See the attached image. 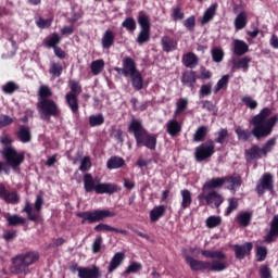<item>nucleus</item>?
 <instances>
[{"label": "nucleus", "instance_id": "nucleus-55", "mask_svg": "<svg viewBox=\"0 0 278 278\" xmlns=\"http://www.w3.org/2000/svg\"><path fill=\"white\" fill-rule=\"evenodd\" d=\"M68 87L74 92V96L78 100V96H80V93H83V87H81L80 83H78L77 80H70Z\"/></svg>", "mask_w": 278, "mask_h": 278}, {"label": "nucleus", "instance_id": "nucleus-54", "mask_svg": "<svg viewBox=\"0 0 278 278\" xmlns=\"http://www.w3.org/2000/svg\"><path fill=\"white\" fill-rule=\"evenodd\" d=\"M238 206H239V203H238L237 198H229L228 199V206H227V210L225 212V215L226 216L231 215V213H233L235 211L238 210Z\"/></svg>", "mask_w": 278, "mask_h": 278}, {"label": "nucleus", "instance_id": "nucleus-44", "mask_svg": "<svg viewBox=\"0 0 278 278\" xmlns=\"http://www.w3.org/2000/svg\"><path fill=\"white\" fill-rule=\"evenodd\" d=\"M189 106V100L187 98H179L176 103L175 115H181L185 111H187Z\"/></svg>", "mask_w": 278, "mask_h": 278}, {"label": "nucleus", "instance_id": "nucleus-11", "mask_svg": "<svg viewBox=\"0 0 278 278\" xmlns=\"http://www.w3.org/2000/svg\"><path fill=\"white\" fill-rule=\"evenodd\" d=\"M215 141L213 139H207L204 143H201L194 150V159L198 163L207 161L215 154Z\"/></svg>", "mask_w": 278, "mask_h": 278}, {"label": "nucleus", "instance_id": "nucleus-42", "mask_svg": "<svg viewBox=\"0 0 278 278\" xmlns=\"http://www.w3.org/2000/svg\"><path fill=\"white\" fill-rule=\"evenodd\" d=\"M104 67H105V62L102 59L98 61H92V63L90 64V68L93 76H99V74L103 72Z\"/></svg>", "mask_w": 278, "mask_h": 278}, {"label": "nucleus", "instance_id": "nucleus-12", "mask_svg": "<svg viewBox=\"0 0 278 278\" xmlns=\"http://www.w3.org/2000/svg\"><path fill=\"white\" fill-rule=\"evenodd\" d=\"M70 270L75 273L78 271L79 278H101L100 267L93 265L92 268L90 267H79L78 263H74L70 266Z\"/></svg>", "mask_w": 278, "mask_h": 278}, {"label": "nucleus", "instance_id": "nucleus-49", "mask_svg": "<svg viewBox=\"0 0 278 278\" xmlns=\"http://www.w3.org/2000/svg\"><path fill=\"white\" fill-rule=\"evenodd\" d=\"M222 222V217L217 215H211L210 217L206 218L205 225L207 228H217V226H220Z\"/></svg>", "mask_w": 278, "mask_h": 278}, {"label": "nucleus", "instance_id": "nucleus-60", "mask_svg": "<svg viewBox=\"0 0 278 278\" xmlns=\"http://www.w3.org/2000/svg\"><path fill=\"white\" fill-rule=\"evenodd\" d=\"M122 26L125 27L128 31H135L137 29V22L134 17H126L122 23Z\"/></svg>", "mask_w": 278, "mask_h": 278}, {"label": "nucleus", "instance_id": "nucleus-41", "mask_svg": "<svg viewBox=\"0 0 278 278\" xmlns=\"http://www.w3.org/2000/svg\"><path fill=\"white\" fill-rule=\"evenodd\" d=\"M208 135L207 126H199L193 135V141L203 142L205 141V137Z\"/></svg>", "mask_w": 278, "mask_h": 278}, {"label": "nucleus", "instance_id": "nucleus-20", "mask_svg": "<svg viewBox=\"0 0 278 278\" xmlns=\"http://www.w3.org/2000/svg\"><path fill=\"white\" fill-rule=\"evenodd\" d=\"M16 138L21 143H30L33 139L31 128L26 125L20 126L16 132Z\"/></svg>", "mask_w": 278, "mask_h": 278}, {"label": "nucleus", "instance_id": "nucleus-15", "mask_svg": "<svg viewBox=\"0 0 278 278\" xmlns=\"http://www.w3.org/2000/svg\"><path fill=\"white\" fill-rule=\"evenodd\" d=\"M0 198L4 200L7 204H18L21 198L16 191H8L5 185L0 182Z\"/></svg>", "mask_w": 278, "mask_h": 278}, {"label": "nucleus", "instance_id": "nucleus-57", "mask_svg": "<svg viewBox=\"0 0 278 278\" xmlns=\"http://www.w3.org/2000/svg\"><path fill=\"white\" fill-rule=\"evenodd\" d=\"M20 87L16 85V83L9 81L2 87L3 93L12 94L15 93V91H18Z\"/></svg>", "mask_w": 278, "mask_h": 278}, {"label": "nucleus", "instance_id": "nucleus-34", "mask_svg": "<svg viewBox=\"0 0 278 278\" xmlns=\"http://www.w3.org/2000/svg\"><path fill=\"white\" fill-rule=\"evenodd\" d=\"M62 39L58 33H53V35L49 39H45L43 46L46 48H52L54 50V54L56 55V46H60Z\"/></svg>", "mask_w": 278, "mask_h": 278}, {"label": "nucleus", "instance_id": "nucleus-33", "mask_svg": "<svg viewBox=\"0 0 278 278\" xmlns=\"http://www.w3.org/2000/svg\"><path fill=\"white\" fill-rule=\"evenodd\" d=\"M125 165V159L122 156H111L106 161V167L108 169H119L121 167H124Z\"/></svg>", "mask_w": 278, "mask_h": 278}, {"label": "nucleus", "instance_id": "nucleus-26", "mask_svg": "<svg viewBox=\"0 0 278 278\" xmlns=\"http://www.w3.org/2000/svg\"><path fill=\"white\" fill-rule=\"evenodd\" d=\"M277 237H278V216H275L270 224V230L265 236V242L273 243L274 241H276Z\"/></svg>", "mask_w": 278, "mask_h": 278}, {"label": "nucleus", "instance_id": "nucleus-1", "mask_svg": "<svg viewBox=\"0 0 278 278\" xmlns=\"http://www.w3.org/2000/svg\"><path fill=\"white\" fill-rule=\"evenodd\" d=\"M273 115L271 109L265 108L254 115L250 121V124L253 126L252 130L243 129L241 126H238L235 129V134L238 137L239 141H251V137H254L257 141L266 139L273 135V130L278 122V115Z\"/></svg>", "mask_w": 278, "mask_h": 278}, {"label": "nucleus", "instance_id": "nucleus-5", "mask_svg": "<svg viewBox=\"0 0 278 278\" xmlns=\"http://www.w3.org/2000/svg\"><path fill=\"white\" fill-rule=\"evenodd\" d=\"M37 261H39L38 252H25L23 254H17L12 258L11 271L12 274H24V271H26V269Z\"/></svg>", "mask_w": 278, "mask_h": 278}, {"label": "nucleus", "instance_id": "nucleus-6", "mask_svg": "<svg viewBox=\"0 0 278 278\" xmlns=\"http://www.w3.org/2000/svg\"><path fill=\"white\" fill-rule=\"evenodd\" d=\"M37 109L38 114L43 122H50L51 117L58 118L62 115L59 104L52 100V98H48L47 100H38Z\"/></svg>", "mask_w": 278, "mask_h": 278}, {"label": "nucleus", "instance_id": "nucleus-63", "mask_svg": "<svg viewBox=\"0 0 278 278\" xmlns=\"http://www.w3.org/2000/svg\"><path fill=\"white\" fill-rule=\"evenodd\" d=\"M184 25L187 29H189V31H194L197 25V17H194V15H190V17H187V20H185Z\"/></svg>", "mask_w": 278, "mask_h": 278}, {"label": "nucleus", "instance_id": "nucleus-58", "mask_svg": "<svg viewBox=\"0 0 278 278\" xmlns=\"http://www.w3.org/2000/svg\"><path fill=\"white\" fill-rule=\"evenodd\" d=\"M242 103L248 106V109H250L251 111H255V109H257L258 106V102H256V100H253V98H251V96H244L242 98Z\"/></svg>", "mask_w": 278, "mask_h": 278}, {"label": "nucleus", "instance_id": "nucleus-21", "mask_svg": "<svg viewBox=\"0 0 278 278\" xmlns=\"http://www.w3.org/2000/svg\"><path fill=\"white\" fill-rule=\"evenodd\" d=\"M125 258H126L125 252H116L113 255V258H111V263H109V267H108L109 274H113L115 269H118V267L123 265Z\"/></svg>", "mask_w": 278, "mask_h": 278}, {"label": "nucleus", "instance_id": "nucleus-2", "mask_svg": "<svg viewBox=\"0 0 278 278\" xmlns=\"http://www.w3.org/2000/svg\"><path fill=\"white\" fill-rule=\"evenodd\" d=\"M202 256L205 258H213L214 261H199L193 256H186V263L189 265L192 271H224L227 269V263H222L223 260L227 258V254L220 250H202Z\"/></svg>", "mask_w": 278, "mask_h": 278}, {"label": "nucleus", "instance_id": "nucleus-53", "mask_svg": "<svg viewBox=\"0 0 278 278\" xmlns=\"http://www.w3.org/2000/svg\"><path fill=\"white\" fill-rule=\"evenodd\" d=\"M105 119L102 113H99V115H90L89 117V125L94 128L96 126H102L104 124Z\"/></svg>", "mask_w": 278, "mask_h": 278}, {"label": "nucleus", "instance_id": "nucleus-4", "mask_svg": "<svg viewBox=\"0 0 278 278\" xmlns=\"http://www.w3.org/2000/svg\"><path fill=\"white\" fill-rule=\"evenodd\" d=\"M84 189L86 193H92L94 191L98 195H103L104 193L113 195V193L122 191V187L115 182H99L96 185L92 174L89 173L84 174Z\"/></svg>", "mask_w": 278, "mask_h": 278}, {"label": "nucleus", "instance_id": "nucleus-45", "mask_svg": "<svg viewBox=\"0 0 278 278\" xmlns=\"http://www.w3.org/2000/svg\"><path fill=\"white\" fill-rule=\"evenodd\" d=\"M38 96L39 100H48V98H52L53 91L48 85H41V87H39Z\"/></svg>", "mask_w": 278, "mask_h": 278}, {"label": "nucleus", "instance_id": "nucleus-24", "mask_svg": "<svg viewBox=\"0 0 278 278\" xmlns=\"http://www.w3.org/2000/svg\"><path fill=\"white\" fill-rule=\"evenodd\" d=\"M225 185V176L222 178H211L210 180H206L202 187V191H208L211 189L215 190L216 189H222Z\"/></svg>", "mask_w": 278, "mask_h": 278}, {"label": "nucleus", "instance_id": "nucleus-22", "mask_svg": "<svg viewBox=\"0 0 278 278\" xmlns=\"http://www.w3.org/2000/svg\"><path fill=\"white\" fill-rule=\"evenodd\" d=\"M228 184L227 189L229 191H236L242 187V176L240 174H233L232 176H225V184Z\"/></svg>", "mask_w": 278, "mask_h": 278}, {"label": "nucleus", "instance_id": "nucleus-52", "mask_svg": "<svg viewBox=\"0 0 278 278\" xmlns=\"http://www.w3.org/2000/svg\"><path fill=\"white\" fill-rule=\"evenodd\" d=\"M185 16V11H182L181 7H173L170 12L173 21H184Z\"/></svg>", "mask_w": 278, "mask_h": 278}, {"label": "nucleus", "instance_id": "nucleus-48", "mask_svg": "<svg viewBox=\"0 0 278 278\" xmlns=\"http://www.w3.org/2000/svg\"><path fill=\"white\" fill-rule=\"evenodd\" d=\"M228 137H229V130H227V128H220V130H218L217 132L216 139H214V146L215 143H219L220 146H224Z\"/></svg>", "mask_w": 278, "mask_h": 278}, {"label": "nucleus", "instance_id": "nucleus-14", "mask_svg": "<svg viewBox=\"0 0 278 278\" xmlns=\"http://www.w3.org/2000/svg\"><path fill=\"white\" fill-rule=\"evenodd\" d=\"M275 189L274 176L270 173L263 174L256 185V192L258 195H264L266 191H273Z\"/></svg>", "mask_w": 278, "mask_h": 278}, {"label": "nucleus", "instance_id": "nucleus-38", "mask_svg": "<svg viewBox=\"0 0 278 278\" xmlns=\"http://www.w3.org/2000/svg\"><path fill=\"white\" fill-rule=\"evenodd\" d=\"M245 156L250 159V161L262 159V148H260V146H252V148L245 150Z\"/></svg>", "mask_w": 278, "mask_h": 278}, {"label": "nucleus", "instance_id": "nucleus-18", "mask_svg": "<svg viewBox=\"0 0 278 278\" xmlns=\"http://www.w3.org/2000/svg\"><path fill=\"white\" fill-rule=\"evenodd\" d=\"M131 85H132V89H135V91H141L144 87V78H143L141 72H139L136 61L134 62L132 84Z\"/></svg>", "mask_w": 278, "mask_h": 278}, {"label": "nucleus", "instance_id": "nucleus-23", "mask_svg": "<svg viewBox=\"0 0 278 278\" xmlns=\"http://www.w3.org/2000/svg\"><path fill=\"white\" fill-rule=\"evenodd\" d=\"M66 104L70 106L72 113L74 115H78L79 113V100H77L74 91H68L65 96Z\"/></svg>", "mask_w": 278, "mask_h": 278}, {"label": "nucleus", "instance_id": "nucleus-30", "mask_svg": "<svg viewBox=\"0 0 278 278\" xmlns=\"http://www.w3.org/2000/svg\"><path fill=\"white\" fill-rule=\"evenodd\" d=\"M182 63L185 67H188L190 71H193L197 65H199V59L193 52H188L186 56L182 58Z\"/></svg>", "mask_w": 278, "mask_h": 278}, {"label": "nucleus", "instance_id": "nucleus-36", "mask_svg": "<svg viewBox=\"0 0 278 278\" xmlns=\"http://www.w3.org/2000/svg\"><path fill=\"white\" fill-rule=\"evenodd\" d=\"M3 217L7 219L9 226H20L26 224L25 217L20 215H10V213H3Z\"/></svg>", "mask_w": 278, "mask_h": 278}, {"label": "nucleus", "instance_id": "nucleus-31", "mask_svg": "<svg viewBox=\"0 0 278 278\" xmlns=\"http://www.w3.org/2000/svg\"><path fill=\"white\" fill-rule=\"evenodd\" d=\"M249 52V46L245 41H241L240 39H236L233 42V53L237 56H244Z\"/></svg>", "mask_w": 278, "mask_h": 278}, {"label": "nucleus", "instance_id": "nucleus-16", "mask_svg": "<svg viewBox=\"0 0 278 278\" xmlns=\"http://www.w3.org/2000/svg\"><path fill=\"white\" fill-rule=\"evenodd\" d=\"M252 250H253L252 242H245V243H242V245H240L239 243H236L233 245L235 256L239 261H243L247 256H249V254H251Z\"/></svg>", "mask_w": 278, "mask_h": 278}, {"label": "nucleus", "instance_id": "nucleus-27", "mask_svg": "<svg viewBox=\"0 0 278 278\" xmlns=\"http://www.w3.org/2000/svg\"><path fill=\"white\" fill-rule=\"evenodd\" d=\"M167 211V206L165 204H160L159 206H154L152 211H150V222H159L161 217H164Z\"/></svg>", "mask_w": 278, "mask_h": 278}, {"label": "nucleus", "instance_id": "nucleus-43", "mask_svg": "<svg viewBox=\"0 0 278 278\" xmlns=\"http://www.w3.org/2000/svg\"><path fill=\"white\" fill-rule=\"evenodd\" d=\"M275 146H277V139L275 137L268 139V141L264 143L263 148H261V154L268 156V153L273 152V148H275Z\"/></svg>", "mask_w": 278, "mask_h": 278}, {"label": "nucleus", "instance_id": "nucleus-29", "mask_svg": "<svg viewBox=\"0 0 278 278\" xmlns=\"http://www.w3.org/2000/svg\"><path fill=\"white\" fill-rule=\"evenodd\" d=\"M249 23V15L247 11H240L235 18L233 25L236 29H244Z\"/></svg>", "mask_w": 278, "mask_h": 278}, {"label": "nucleus", "instance_id": "nucleus-7", "mask_svg": "<svg viewBox=\"0 0 278 278\" xmlns=\"http://www.w3.org/2000/svg\"><path fill=\"white\" fill-rule=\"evenodd\" d=\"M77 217H80L81 224H97L98 222H103L108 217H115L116 212L110 211L109 208H97L94 211H83L76 214Z\"/></svg>", "mask_w": 278, "mask_h": 278}, {"label": "nucleus", "instance_id": "nucleus-50", "mask_svg": "<svg viewBox=\"0 0 278 278\" xmlns=\"http://www.w3.org/2000/svg\"><path fill=\"white\" fill-rule=\"evenodd\" d=\"M229 83H230V76L229 74H226L218 80L217 85L214 88V93H219V91H222V89H225V87H227Z\"/></svg>", "mask_w": 278, "mask_h": 278}, {"label": "nucleus", "instance_id": "nucleus-10", "mask_svg": "<svg viewBox=\"0 0 278 278\" xmlns=\"http://www.w3.org/2000/svg\"><path fill=\"white\" fill-rule=\"evenodd\" d=\"M138 23L140 25V31L137 35V43L139 46H143L144 43H149L151 41V20L149 15H139Z\"/></svg>", "mask_w": 278, "mask_h": 278}, {"label": "nucleus", "instance_id": "nucleus-47", "mask_svg": "<svg viewBox=\"0 0 278 278\" xmlns=\"http://www.w3.org/2000/svg\"><path fill=\"white\" fill-rule=\"evenodd\" d=\"M142 268H143L142 263L132 261V263H130L128 267H126L124 275L129 276V274H137L138 271H141Z\"/></svg>", "mask_w": 278, "mask_h": 278}, {"label": "nucleus", "instance_id": "nucleus-62", "mask_svg": "<svg viewBox=\"0 0 278 278\" xmlns=\"http://www.w3.org/2000/svg\"><path fill=\"white\" fill-rule=\"evenodd\" d=\"M24 212L27 214V217L30 222H38L39 215L33 213V206L29 204V202L25 204Z\"/></svg>", "mask_w": 278, "mask_h": 278}, {"label": "nucleus", "instance_id": "nucleus-25", "mask_svg": "<svg viewBox=\"0 0 278 278\" xmlns=\"http://www.w3.org/2000/svg\"><path fill=\"white\" fill-rule=\"evenodd\" d=\"M182 131V126L178 119H169L166 124V132L170 137H178L180 132Z\"/></svg>", "mask_w": 278, "mask_h": 278}, {"label": "nucleus", "instance_id": "nucleus-28", "mask_svg": "<svg viewBox=\"0 0 278 278\" xmlns=\"http://www.w3.org/2000/svg\"><path fill=\"white\" fill-rule=\"evenodd\" d=\"M96 232H119V235H128V230H124L123 228H114V226H110L109 224H98L94 226Z\"/></svg>", "mask_w": 278, "mask_h": 278}, {"label": "nucleus", "instance_id": "nucleus-59", "mask_svg": "<svg viewBox=\"0 0 278 278\" xmlns=\"http://www.w3.org/2000/svg\"><path fill=\"white\" fill-rule=\"evenodd\" d=\"M225 52L219 48L212 50V59L215 63H222L224 61Z\"/></svg>", "mask_w": 278, "mask_h": 278}, {"label": "nucleus", "instance_id": "nucleus-9", "mask_svg": "<svg viewBox=\"0 0 278 278\" xmlns=\"http://www.w3.org/2000/svg\"><path fill=\"white\" fill-rule=\"evenodd\" d=\"M2 156L5 160L7 165H9L12 169H18V167H21L22 163L25 161L24 152L18 153L17 150L12 147V144L9 148H3Z\"/></svg>", "mask_w": 278, "mask_h": 278}, {"label": "nucleus", "instance_id": "nucleus-19", "mask_svg": "<svg viewBox=\"0 0 278 278\" xmlns=\"http://www.w3.org/2000/svg\"><path fill=\"white\" fill-rule=\"evenodd\" d=\"M161 48L163 52H174L178 48V41L174 37H169V35H164L161 39Z\"/></svg>", "mask_w": 278, "mask_h": 278}, {"label": "nucleus", "instance_id": "nucleus-37", "mask_svg": "<svg viewBox=\"0 0 278 278\" xmlns=\"http://www.w3.org/2000/svg\"><path fill=\"white\" fill-rule=\"evenodd\" d=\"M217 8H218V4H211V7L208 9H206V11L201 20L202 25H206V23H210V21H213L214 16L216 14Z\"/></svg>", "mask_w": 278, "mask_h": 278}, {"label": "nucleus", "instance_id": "nucleus-51", "mask_svg": "<svg viewBox=\"0 0 278 278\" xmlns=\"http://www.w3.org/2000/svg\"><path fill=\"white\" fill-rule=\"evenodd\" d=\"M268 256V250L264 245H256V261L258 263H262L263 261H266Z\"/></svg>", "mask_w": 278, "mask_h": 278}, {"label": "nucleus", "instance_id": "nucleus-64", "mask_svg": "<svg viewBox=\"0 0 278 278\" xmlns=\"http://www.w3.org/2000/svg\"><path fill=\"white\" fill-rule=\"evenodd\" d=\"M91 167H92V163H91L90 156H84V159L81 160V163H80L79 170L80 172H89V169H91Z\"/></svg>", "mask_w": 278, "mask_h": 278}, {"label": "nucleus", "instance_id": "nucleus-35", "mask_svg": "<svg viewBox=\"0 0 278 278\" xmlns=\"http://www.w3.org/2000/svg\"><path fill=\"white\" fill-rule=\"evenodd\" d=\"M115 35L113 30H106L102 37V48L104 50H110L114 46Z\"/></svg>", "mask_w": 278, "mask_h": 278}, {"label": "nucleus", "instance_id": "nucleus-8", "mask_svg": "<svg viewBox=\"0 0 278 278\" xmlns=\"http://www.w3.org/2000/svg\"><path fill=\"white\" fill-rule=\"evenodd\" d=\"M198 200L201 206L206 203L211 208H220L222 204L225 202L224 195L214 189H210L208 192L202 191V193H199Z\"/></svg>", "mask_w": 278, "mask_h": 278}, {"label": "nucleus", "instance_id": "nucleus-17", "mask_svg": "<svg viewBox=\"0 0 278 278\" xmlns=\"http://www.w3.org/2000/svg\"><path fill=\"white\" fill-rule=\"evenodd\" d=\"M198 74L197 72L188 70L187 72H184L181 75V84L184 87H189L191 91L195 89V85L198 83Z\"/></svg>", "mask_w": 278, "mask_h": 278}, {"label": "nucleus", "instance_id": "nucleus-61", "mask_svg": "<svg viewBox=\"0 0 278 278\" xmlns=\"http://www.w3.org/2000/svg\"><path fill=\"white\" fill-rule=\"evenodd\" d=\"M258 274L261 278H273V269L269 265H261Z\"/></svg>", "mask_w": 278, "mask_h": 278}, {"label": "nucleus", "instance_id": "nucleus-13", "mask_svg": "<svg viewBox=\"0 0 278 278\" xmlns=\"http://www.w3.org/2000/svg\"><path fill=\"white\" fill-rule=\"evenodd\" d=\"M134 67H135V59H131V56H124L122 61V67H114V72L124 76L125 78H130L132 84Z\"/></svg>", "mask_w": 278, "mask_h": 278}, {"label": "nucleus", "instance_id": "nucleus-56", "mask_svg": "<svg viewBox=\"0 0 278 278\" xmlns=\"http://www.w3.org/2000/svg\"><path fill=\"white\" fill-rule=\"evenodd\" d=\"M213 93V85L208 83L207 85H202L199 91V98H206L212 96Z\"/></svg>", "mask_w": 278, "mask_h": 278}, {"label": "nucleus", "instance_id": "nucleus-40", "mask_svg": "<svg viewBox=\"0 0 278 278\" xmlns=\"http://www.w3.org/2000/svg\"><path fill=\"white\" fill-rule=\"evenodd\" d=\"M251 63V56H243L242 59H239V61H233L232 65L235 70H243L247 72L250 67Z\"/></svg>", "mask_w": 278, "mask_h": 278}, {"label": "nucleus", "instance_id": "nucleus-46", "mask_svg": "<svg viewBox=\"0 0 278 278\" xmlns=\"http://www.w3.org/2000/svg\"><path fill=\"white\" fill-rule=\"evenodd\" d=\"M49 74H51L53 78H60L63 74L62 63H51Z\"/></svg>", "mask_w": 278, "mask_h": 278}, {"label": "nucleus", "instance_id": "nucleus-39", "mask_svg": "<svg viewBox=\"0 0 278 278\" xmlns=\"http://www.w3.org/2000/svg\"><path fill=\"white\" fill-rule=\"evenodd\" d=\"M180 193L182 197L181 208H184V210L190 208V206L193 202L191 191H189V189H182V191Z\"/></svg>", "mask_w": 278, "mask_h": 278}, {"label": "nucleus", "instance_id": "nucleus-3", "mask_svg": "<svg viewBox=\"0 0 278 278\" xmlns=\"http://www.w3.org/2000/svg\"><path fill=\"white\" fill-rule=\"evenodd\" d=\"M128 132L135 136L137 148H148V150H156L159 135H151L146 128L141 119H132L128 126Z\"/></svg>", "mask_w": 278, "mask_h": 278}, {"label": "nucleus", "instance_id": "nucleus-32", "mask_svg": "<svg viewBox=\"0 0 278 278\" xmlns=\"http://www.w3.org/2000/svg\"><path fill=\"white\" fill-rule=\"evenodd\" d=\"M252 219H253V213H250L249 211L239 213L237 215V222L239 226H242L243 228H247L248 226H250Z\"/></svg>", "mask_w": 278, "mask_h": 278}]
</instances>
